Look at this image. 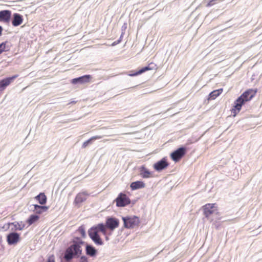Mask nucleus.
<instances>
[{"mask_svg":"<svg viewBox=\"0 0 262 262\" xmlns=\"http://www.w3.org/2000/svg\"><path fill=\"white\" fill-rule=\"evenodd\" d=\"M119 226V221L115 217H108L105 222V224L103 223L91 227L88 231V234L91 239L97 245H102L103 241L101 238L99 233L101 232L103 235H106L107 229L111 231H114Z\"/></svg>","mask_w":262,"mask_h":262,"instance_id":"f257e3e1","label":"nucleus"},{"mask_svg":"<svg viewBox=\"0 0 262 262\" xmlns=\"http://www.w3.org/2000/svg\"><path fill=\"white\" fill-rule=\"evenodd\" d=\"M257 90L250 89L244 92L234 102V106L231 110L233 116H235L241 110L243 105L250 101L256 95Z\"/></svg>","mask_w":262,"mask_h":262,"instance_id":"f03ea898","label":"nucleus"},{"mask_svg":"<svg viewBox=\"0 0 262 262\" xmlns=\"http://www.w3.org/2000/svg\"><path fill=\"white\" fill-rule=\"evenodd\" d=\"M84 244L79 238H76L72 242V244L65 252L64 258L66 260H70L74 257H79L82 253V246Z\"/></svg>","mask_w":262,"mask_h":262,"instance_id":"7ed1b4c3","label":"nucleus"},{"mask_svg":"<svg viewBox=\"0 0 262 262\" xmlns=\"http://www.w3.org/2000/svg\"><path fill=\"white\" fill-rule=\"evenodd\" d=\"M124 227L126 228H134L140 224L139 218L136 216H125L122 217Z\"/></svg>","mask_w":262,"mask_h":262,"instance_id":"20e7f679","label":"nucleus"},{"mask_svg":"<svg viewBox=\"0 0 262 262\" xmlns=\"http://www.w3.org/2000/svg\"><path fill=\"white\" fill-rule=\"evenodd\" d=\"M114 201L116 202V206L118 207H124L130 203L129 198L122 192L118 195Z\"/></svg>","mask_w":262,"mask_h":262,"instance_id":"39448f33","label":"nucleus"},{"mask_svg":"<svg viewBox=\"0 0 262 262\" xmlns=\"http://www.w3.org/2000/svg\"><path fill=\"white\" fill-rule=\"evenodd\" d=\"M204 215L208 217L217 211V207L215 203L206 204L202 207Z\"/></svg>","mask_w":262,"mask_h":262,"instance_id":"423d86ee","label":"nucleus"},{"mask_svg":"<svg viewBox=\"0 0 262 262\" xmlns=\"http://www.w3.org/2000/svg\"><path fill=\"white\" fill-rule=\"evenodd\" d=\"M186 151L185 148L180 147L171 154V158L174 162H178L185 155Z\"/></svg>","mask_w":262,"mask_h":262,"instance_id":"0eeeda50","label":"nucleus"},{"mask_svg":"<svg viewBox=\"0 0 262 262\" xmlns=\"http://www.w3.org/2000/svg\"><path fill=\"white\" fill-rule=\"evenodd\" d=\"M20 241V235L16 232H12L7 236V241L9 245H16Z\"/></svg>","mask_w":262,"mask_h":262,"instance_id":"6e6552de","label":"nucleus"},{"mask_svg":"<svg viewBox=\"0 0 262 262\" xmlns=\"http://www.w3.org/2000/svg\"><path fill=\"white\" fill-rule=\"evenodd\" d=\"M169 165V163L167 162L166 159L165 158L158 161L154 164V168L155 170L160 171L165 168H166Z\"/></svg>","mask_w":262,"mask_h":262,"instance_id":"1a4fd4ad","label":"nucleus"},{"mask_svg":"<svg viewBox=\"0 0 262 262\" xmlns=\"http://www.w3.org/2000/svg\"><path fill=\"white\" fill-rule=\"evenodd\" d=\"M157 69V65L154 62H150V63H149L148 64L147 66L145 67L142 68L141 69H140V70H139L138 71H137V72L133 73V74H129V75L130 76H137L138 75L141 74L142 73L145 72L147 71L156 70Z\"/></svg>","mask_w":262,"mask_h":262,"instance_id":"9d476101","label":"nucleus"},{"mask_svg":"<svg viewBox=\"0 0 262 262\" xmlns=\"http://www.w3.org/2000/svg\"><path fill=\"white\" fill-rule=\"evenodd\" d=\"M11 12L10 10H2L0 11V21L8 24L11 18Z\"/></svg>","mask_w":262,"mask_h":262,"instance_id":"9b49d317","label":"nucleus"},{"mask_svg":"<svg viewBox=\"0 0 262 262\" xmlns=\"http://www.w3.org/2000/svg\"><path fill=\"white\" fill-rule=\"evenodd\" d=\"M17 77V75H15L12 77H8L0 80V88L2 90H4Z\"/></svg>","mask_w":262,"mask_h":262,"instance_id":"f8f14e48","label":"nucleus"},{"mask_svg":"<svg viewBox=\"0 0 262 262\" xmlns=\"http://www.w3.org/2000/svg\"><path fill=\"white\" fill-rule=\"evenodd\" d=\"M91 78V76L90 75H85L78 78H74L72 80L71 82L73 84H76L78 82L80 83L89 82Z\"/></svg>","mask_w":262,"mask_h":262,"instance_id":"ddd939ff","label":"nucleus"},{"mask_svg":"<svg viewBox=\"0 0 262 262\" xmlns=\"http://www.w3.org/2000/svg\"><path fill=\"white\" fill-rule=\"evenodd\" d=\"M89 194L84 191L78 193L75 199L74 202L76 204H80L86 200Z\"/></svg>","mask_w":262,"mask_h":262,"instance_id":"4468645a","label":"nucleus"},{"mask_svg":"<svg viewBox=\"0 0 262 262\" xmlns=\"http://www.w3.org/2000/svg\"><path fill=\"white\" fill-rule=\"evenodd\" d=\"M23 21V16L18 13H14L13 14V19L12 21V25L16 27L22 24Z\"/></svg>","mask_w":262,"mask_h":262,"instance_id":"2eb2a0df","label":"nucleus"},{"mask_svg":"<svg viewBox=\"0 0 262 262\" xmlns=\"http://www.w3.org/2000/svg\"><path fill=\"white\" fill-rule=\"evenodd\" d=\"M140 174L143 178L152 177V173L144 166H142L140 168Z\"/></svg>","mask_w":262,"mask_h":262,"instance_id":"dca6fc26","label":"nucleus"},{"mask_svg":"<svg viewBox=\"0 0 262 262\" xmlns=\"http://www.w3.org/2000/svg\"><path fill=\"white\" fill-rule=\"evenodd\" d=\"M34 206V211H35L36 214H40L42 213L43 212L47 211L49 207L47 206H43V205H39L37 204L33 205Z\"/></svg>","mask_w":262,"mask_h":262,"instance_id":"f3484780","label":"nucleus"},{"mask_svg":"<svg viewBox=\"0 0 262 262\" xmlns=\"http://www.w3.org/2000/svg\"><path fill=\"white\" fill-rule=\"evenodd\" d=\"M223 89H220L215 90L211 92L208 95L207 98L208 100H214L217 97H218L223 92Z\"/></svg>","mask_w":262,"mask_h":262,"instance_id":"a211bd4d","label":"nucleus"},{"mask_svg":"<svg viewBox=\"0 0 262 262\" xmlns=\"http://www.w3.org/2000/svg\"><path fill=\"white\" fill-rule=\"evenodd\" d=\"M35 199L40 205H43L46 204L47 198L43 192L40 193L38 195L35 197Z\"/></svg>","mask_w":262,"mask_h":262,"instance_id":"6ab92c4d","label":"nucleus"},{"mask_svg":"<svg viewBox=\"0 0 262 262\" xmlns=\"http://www.w3.org/2000/svg\"><path fill=\"white\" fill-rule=\"evenodd\" d=\"M145 186V185L143 182L140 181H136V182H134L132 183L130 187L131 189L133 190H136L138 189H141V188H144Z\"/></svg>","mask_w":262,"mask_h":262,"instance_id":"aec40b11","label":"nucleus"},{"mask_svg":"<svg viewBox=\"0 0 262 262\" xmlns=\"http://www.w3.org/2000/svg\"><path fill=\"white\" fill-rule=\"evenodd\" d=\"M86 254L91 256L96 255L97 251L94 247L91 245H87L85 248Z\"/></svg>","mask_w":262,"mask_h":262,"instance_id":"412c9836","label":"nucleus"},{"mask_svg":"<svg viewBox=\"0 0 262 262\" xmlns=\"http://www.w3.org/2000/svg\"><path fill=\"white\" fill-rule=\"evenodd\" d=\"M39 219V216L36 214H32L27 220V223L28 224L29 226L31 225L32 224L36 223L38 221Z\"/></svg>","mask_w":262,"mask_h":262,"instance_id":"4be33fe9","label":"nucleus"},{"mask_svg":"<svg viewBox=\"0 0 262 262\" xmlns=\"http://www.w3.org/2000/svg\"><path fill=\"white\" fill-rule=\"evenodd\" d=\"M7 41H5L0 44V54L4 52L9 51L10 49V47L8 46Z\"/></svg>","mask_w":262,"mask_h":262,"instance_id":"5701e85b","label":"nucleus"},{"mask_svg":"<svg viewBox=\"0 0 262 262\" xmlns=\"http://www.w3.org/2000/svg\"><path fill=\"white\" fill-rule=\"evenodd\" d=\"M101 138V137L99 136H96L92 137L90 139H89L88 140L85 141L83 143L82 146L83 148H85L86 147H87V146L89 145V144L92 141L97 140V139H99Z\"/></svg>","mask_w":262,"mask_h":262,"instance_id":"b1692460","label":"nucleus"},{"mask_svg":"<svg viewBox=\"0 0 262 262\" xmlns=\"http://www.w3.org/2000/svg\"><path fill=\"white\" fill-rule=\"evenodd\" d=\"M12 224L18 230H22L25 227V225L22 222L12 223Z\"/></svg>","mask_w":262,"mask_h":262,"instance_id":"393cba45","label":"nucleus"},{"mask_svg":"<svg viewBox=\"0 0 262 262\" xmlns=\"http://www.w3.org/2000/svg\"><path fill=\"white\" fill-rule=\"evenodd\" d=\"M77 231L79 233V234L82 237H84L85 236V231L84 227L82 226L79 227L77 229Z\"/></svg>","mask_w":262,"mask_h":262,"instance_id":"a878e982","label":"nucleus"},{"mask_svg":"<svg viewBox=\"0 0 262 262\" xmlns=\"http://www.w3.org/2000/svg\"><path fill=\"white\" fill-rule=\"evenodd\" d=\"M215 0H210L206 5V7H209L213 5H214L215 4Z\"/></svg>","mask_w":262,"mask_h":262,"instance_id":"bb28decb","label":"nucleus"},{"mask_svg":"<svg viewBox=\"0 0 262 262\" xmlns=\"http://www.w3.org/2000/svg\"><path fill=\"white\" fill-rule=\"evenodd\" d=\"M47 262H55L54 256L53 255L50 256L48 258Z\"/></svg>","mask_w":262,"mask_h":262,"instance_id":"cd10ccee","label":"nucleus"},{"mask_svg":"<svg viewBox=\"0 0 262 262\" xmlns=\"http://www.w3.org/2000/svg\"><path fill=\"white\" fill-rule=\"evenodd\" d=\"M79 262H88V260L86 257L82 256L80 257Z\"/></svg>","mask_w":262,"mask_h":262,"instance_id":"c85d7f7f","label":"nucleus"},{"mask_svg":"<svg viewBox=\"0 0 262 262\" xmlns=\"http://www.w3.org/2000/svg\"><path fill=\"white\" fill-rule=\"evenodd\" d=\"M111 234H112L111 232H110L109 234H107V233L106 232V235H105V239L106 241H108L109 239V237H108V235H111Z\"/></svg>","mask_w":262,"mask_h":262,"instance_id":"c756f323","label":"nucleus"},{"mask_svg":"<svg viewBox=\"0 0 262 262\" xmlns=\"http://www.w3.org/2000/svg\"><path fill=\"white\" fill-rule=\"evenodd\" d=\"M2 30H3V29H2V27H1V26H0V35H1V34H2Z\"/></svg>","mask_w":262,"mask_h":262,"instance_id":"7c9ffc66","label":"nucleus"},{"mask_svg":"<svg viewBox=\"0 0 262 262\" xmlns=\"http://www.w3.org/2000/svg\"><path fill=\"white\" fill-rule=\"evenodd\" d=\"M117 43H116V42H114L113 43L112 45L114 46V45H116Z\"/></svg>","mask_w":262,"mask_h":262,"instance_id":"2f4dec72","label":"nucleus"}]
</instances>
